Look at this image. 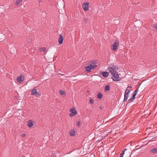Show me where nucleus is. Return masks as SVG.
Segmentation results:
<instances>
[{
	"instance_id": "nucleus-1",
	"label": "nucleus",
	"mask_w": 157,
	"mask_h": 157,
	"mask_svg": "<svg viewBox=\"0 0 157 157\" xmlns=\"http://www.w3.org/2000/svg\"><path fill=\"white\" fill-rule=\"evenodd\" d=\"M98 61L96 60H91L89 61L85 66V69H94L98 68Z\"/></svg>"
},
{
	"instance_id": "nucleus-2",
	"label": "nucleus",
	"mask_w": 157,
	"mask_h": 157,
	"mask_svg": "<svg viewBox=\"0 0 157 157\" xmlns=\"http://www.w3.org/2000/svg\"><path fill=\"white\" fill-rule=\"evenodd\" d=\"M114 69H111L110 71L111 72L113 71L112 74L113 75V77H112V79L114 81H118L120 80L119 79H118L119 78V76L118 74V73L116 72H115L114 70Z\"/></svg>"
},
{
	"instance_id": "nucleus-3",
	"label": "nucleus",
	"mask_w": 157,
	"mask_h": 157,
	"mask_svg": "<svg viewBox=\"0 0 157 157\" xmlns=\"http://www.w3.org/2000/svg\"><path fill=\"white\" fill-rule=\"evenodd\" d=\"M82 7L84 11H88L90 7L89 3L88 2L83 3L82 5Z\"/></svg>"
},
{
	"instance_id": "nucleus-4",
	"label": "nucleus",
	"mask_w": 157,
	"mask_h": 157,
	"mask_svg": "<svg viewBox=\"0 0 157 157\" xmlns=\"http://www.w3.org/2000/svg\"><path fill=\"white\" fill-rule=\"evenodd\" d=\"M119 41H116L112 45L111 49L113 51H115L117 49L118 46L119 45Z\"/></svg>"
},
{
	"instance_id": "nucleus-5",
	"label": "nucleus",
	"mask_w": 157,
	"mask_h": 157,
	"mask_svg": "<svg viewBox=\"0 0 157 157\" xmlns=\"http://www.w3.org/2000/svg\"><path fill=\"white\" fill-rule=\"evenodd\" d=\"M70 111L71 112L69 114V116L70 117H73L75 116L77 114V111L76 110L75 108V107L71 108L70 110Z\"/></svg>"
},
{
	"instance_id": "nucleus-6",
	"label": "nucleus",
	"mask_w": 157,
	"mask_h": 157,
	"mask_svg": "<svg viewBox=\"0 0 157 157\" xmlns=\"http://www.w3.org/2000/svg\"><path fill=\"white\" fill-rule=\"evenodd\" d=\"M31 94L32 95H36L37 97H39L41 95V94L37 92L35 88H33L32 90Z\"/></svg>"
},
{
	"instance_id": "nucleus-7",
	"label": "nucleus",
	"mask_w": 157,
	"mask_h": 157,
	"mask_svg": "<svg viewBox=\"0 0 157 157\" xmlns=\"http://www.w3.org/2000/svg\"><path fill=\"white\" fill-rule=\"evenodd\" d=\"M59 38L58 40V42L59 44H61L63 43V37L61 34L59 35Z\"/></svg>"
},
{
	"instance_id": "nucleus-8",
	"label": "nucleus",
	"mask_w": 157,
	"mask_h": 157,
	"mask_svg": "<svg viewBox=\"0 0 157 157\" xmlns=\"http://www.w3.org/2000/svg\"><path fill=\"white\" fill-rule=\"evenodd\" d=\"M17 82L19 83H21V82L23 81V79H22V75H20L18 76L17 78Z\"/></svg>"
},
{
	"instance_id": "nucleus-9",
	"label": "nucleus",
	"mask_w": 157,
	"mask_h": 157,
	"mask_svg": "<svg viewBox=\"0 0 157 157\" xmlns=\"http://www.w3.org/2000/svg\"><path fill=\"white\" fill-rule=\"evenodd\" d=\"M27 125L29 127H31L33 125V121L31 120H30L27 121Z\"/></svg>"
},
{
	"instance_id": "nucleus-10",
	"label": "nucleus",
	"mask_w": 157,
	"mask_h": 157,
	"mask_svg": "<svg viewBox=\"0 0 157 157\" xmlns=\"http://www.w3.org/2000/svg\"><path fill=\"white\" fill-rule=\"evenodd\" d=\"M69 135L71 136H74L75 135V132L74 129H71L69 132Z\"/></svg>"
},
{
	"instance_id": "nucleus-11",
	"label": "nucleus",
	"mask_w": 157,
	"mask_h": 157,
	"mask_svg": "<svg viewBox=\"0 0 157 157\" xmlns=\"http://www.w3.org/2000/svg\"><path fill=\"white\" fill-rule=\"evenodd\" d=\"M132 86H129L127 87L125 91H128L130 92V91H132Z\"/></svg>"
},
{
	"instance_id": "nucleus-12",
	"label": "nucleus",
	"mask_w": 157,
	"mask_h": 157,
	"mask_svg": "<svg viewBox=\"0 0 157 157\" xmlns=\"http://www.w3.org/2000/svg\"><path fill=\"white\" fill-rule=\"evenodd\" d=\"M102 75L104 77H107L109 75V73L107 72H104L102 73Z\"/></svg>"
},
{
	"instance_id": "nucleus-13",
	"label": "nucleus",
	"mask_w": 157,
	"mask_h": 157,
	"mask_svg": "<svg viewBox=\"0 0 157 157\" xmlns=\"http://www.w3.org/2000/svg\"><path fill=\"white\" fill-rule=\"evenodd\" d=\"M150 152L152 153H157V148H154L151 150Z\"/></svg>"
},
{
	"instance_id": "nucleus-14",
	"label": "nucleus",
	"mask_w": 157,
	"mask_h": 157,
	"mask_svg": "<svg viewBox=\"0 0 157 157\" xmlns=\"http://www.w3.org/2000/svg\"><path fill=\"white\" fill-rule=\"evenodd\" d=\"M135 98V97L133 96H132V97L130 99L128 100L129 103H131V102H132L133 101V100H134Z\"/></svg>"
},
{
	"instance_id": "nucleus-15",
	"label": "nucleus",
	"mask_w": 157,
	"mask_h": 157,
	"mask_svg": "<svg viewBox=\"0 0 157 157\" xmlns=\"http://www.w3.org/2000/svg\"><path fill=\"white\" fill-rule=\"evenodd\" d=\"M22 0H17L15 2V5L16 6L18 5L22 1Z\"/></svg>"
},
{
	"instance_id": "nucleus-16",
	"label": "nucleus",
	"mask_w": 157,
	"mask_h": 157,
	"mask_svg": "<svg viewBox=\"0 0 157 157\" xmlns=\"http://www.w3.org/2000/svg\"><path fill=\"white\" fill-rule=\"evenodd\" d=\"M102 95L101 93H99L97 94V97L98 99H101L102 97Z\"/></svg>"
},
{
	"instance_id": "nucleus-17",
	"label": "nucleus",
	"mask_w": 157,
	"mask_h": 157,
	"mask_svg": "<svg viewBox=\"0 0 157 157\" xmlns=\"http://www.w3.org/2000/svg\"><path fill=\"white\" fill-rule=\"evenodd\" d=\"M128 95L127 94H124V101L125 102L128 99Z\"/></svg>"
},
{
	"instance_id": "nucleus-18",
	"label": "nucleus",
	"mask_w": 157,
	"mask_h": 157,
	"mask_svg": "<svg viewBox=\"0 0 157 157\" xmlns=\"http://www.w3.org/2000/svg\"><path fill=\"white\" fill-rule=\"evenodd\" d=\"M59 93L61 95H63L66 94L65 92L63 90H60L59 91Z\"/></svg>"
},
{
	"instance_id": "nucleus-19",
	"label": "nucleus",
	"mask_w": 157,
	"mask_h": 157,
	"mask_svg": "<svg viewBox=\"0 0 157 157\" xmlns=\"http://www.w3.org/2000/svg\"><path fill=\"white\" fill-rule=\"evenodd\" d=\"M110 89V86L108 85H106L105 87V90L106 91H108Z\"/></svg>"
},
{
	"instance_id": "nucleus-20",
	"label": "nucleus",
	"mask_w": 157,
	"mask_h": 157,
	"mask_svg": "<svg viewBox=\"0 0 157 157\" xmlns=\"http://www.w3.org/2000/svg\"><path fill=\"white\" fill-rule=\"evenodd\" d=\"M53 65H49L48 66V68H55V67L54 66H53V67H52Z\"/></svg>"
},
{
	"instance_id": "nucleus-21",
	"label": "nucleus",
	"mask_w": 157,
	"mask_h": 157,
	"mask_svg": "<svg viewBox=\"0 0 157 157\" xmlns=\"http://www.w3.org/2000/svg\"><path fill=\"white\" fill-rule=\"evenodd\" d=\"M45 50H46V48H41L40 49V51L42 52V51H43V52H45Z\"/></svg>"
},
{
	"instance_id": "nucleus-22",
	"label": "nucleus",
	"mask_w": 157,
	"mask_h": 157,
	"mask_svg": "<svg viewBox=\"0 0 157 157\" xmlns=\"http://www.w3.org/2000/svg\"><path fill=\"white\" fill-rule=\"evenodd\" d=\"M81 122L80 121H78L77 122V125L79 127L80 126Z\"/></svg>"
},
{
	"instance_id": "nucleus-23",
	"label": "nucleus",
	"mask_w": 157,
	"mask_h": 157,
	"mask_svg": "<svg viewBox=\"0 0 157 157\" xmlns=\"http://www.w3.org/2000/svg\"><path fill=\"white\" fill-rule=\"evenodd\" d=\"M137 92H136V91H134L133 93V96L135 97L136 94H137Z\"/></svg>"
},
{
	"instance_id": "nucleus-24",
	"label": "nucleus",
	"mask_w": 157,
	"mask_h": 157,
	"mask_svg": "<svg viewBox=\"0 0 157 157\" xmlns=\"http://www.w3.org/2000/svg\"><path fill=\"white\" fill-rule=\"evenodd\" d=\"M92 69H86V72H90L92 71Z\"/></svg>"
},
{
	"instance_id": "nucleus-25",
	"label": "nucleus",
	"mask_w": 157,
	"mask_h": 157,
	"mask_svg": "<svg viewBox=\"0 0 157 157\" xmlns=\"http://www.w3.org/2000/svg\"><path fill=\"white\" fill-rule=\"evenodd\" d=\"M154 28H155L157 30V24H154L153 25Z\"/></svg>"
},
{
	"instance_id": "nucleus-26",
	"label": "nucleus",
	"mask_w": 157,
	"mask_h": 157,
	"mask_svg": "<svg viewBox=\"0 0 157 157\" xmlns=\"http://www.w3.org/2000/svg\"><path fill=\"white\" fill-rule=\"evenodd\" d=\"M123 152H121V153L120 154L119 157H123L124 154L123 153Z\"/></svg>"
},
{
	"instance_id": "nucleus-27",
	"label": "nucleus",
	"mask_w": 157,
	"mask_h": 157,
	"mask_svg": "<svg viewBox=\"0 0 157 157\" xmlns=\"http://www.w3.org/2000/svg\"><path fill=\"white\" fill-rule=\"evenodd\" d=\"M90 103L91 104H93L94 102L93 100L92 99H91L90 100Z\"/></svg>"
},
{
	"instance_id": "nucleus-28",
	"label": "nucleus",
	"mask_w": 157,
	"mask_h": 157,
	"mask_svg": "<svg viewBox=\"0 0 157 157\" xmlns=\"http://www.w3.org/2000/svg\"><path fill=\"white\" fill-rule=\"evenodd\" d=\"M129 93L130 92H129L125 91L124 94L128 95L129 94Z\"/></svg>"
},
{
	"instance_id": "nucleus-29",
	"label": "nucleus",
	"mask_w": 157,
	"mask_h": 157,
	"mask_svg": "<svg viewBox=\"0 0 157 157\" xmlns=\"http://www.w3.org/2000/svg\"><path fill=\"white\" fill-rule=\"evenodd\" d=\"M113 67H110L109 69H117V67H116V66H115V67L113 66Z\"/></svg>"
},
{
	"instance_id": "nucleus-30",
	"label": "nucleus",
	"mask_w": 157,
	"mask_h": 157,
	"mask_svg": "<svg viewBox=\"0 0 157 157\" xmlns=\"http://www.w3.org/2000/svg\"><path fill=\"white\" fill-rule=\"evenodd\" d=\"M103 108H104V106H100V108L101 109H102Z\"/></svg>"
},
{
	"instance_id": "nucleus-31",
	"label": "nucleus",
	"mask_w": 157,
	"mask_h": 157,
	"mask_svg": "<svg viewBox=\"0 0 157 157\" xmlns=\"http://www.w3.org/2000/svg\"><path fill=\"white\" fill-rule=\"evenodd\" d=\"M22 79H23V81L24 80V77L22 76Z\"/></svg>"
},
{
	"instance_id": "nucleus-32",
	"label": "nucleus",
	"mask_w": 157,
	"mask_h": 157,
	"mask_svg": "<svg viewBox=\"0 0 157 157\" xmlns=\"http://www.w3.org/2000/svg\"><path fill=\"white\" fill-rule=\"evenodd\" d=\"M25 134H22V136L23 137H25Z\"/></svg>"
},
{
	"instance_id": "nucleus-33",
	"label": "nucleus",
	"mask_w": 157,
	"mask_h": 157,
	"mask_svg": "<svg viewBox=\"0 0 157 157\" xmlns=\"http://www.w3.org/2000/svg\"><path fill=\"white\" fill-rule=\"evenodd\" d=\"M138 89H137L135 91H136V92H137L138 91Z\"/></svg>"
},
{
	"instance_id": "nucleus-34",
	"label": "nucleus",
	"mask_w": 157,
	"mask_h": 157,
	"mask_svg": "<svg viewBox=\"0 0 157 157\" xmlns=\"http://www.w3.org/2000/svg\"><path fill=\"white\" fill-rule=\"evenodd\" d=\"M125 151H124V150H123V151H122L121 152H123V153L124 154V152Z\"/></svg>"
},
{
	"instance_id": "nucleus-35",
	"label": "nucleus",
	"mask_w": 157,
	"mask_h": 157,
	"mask_svg": "<svg viewBox=\"0 0 157 157\" xmlns=\"http://www.w3.org/2000/svg\"><path fill=\"white\" fill-rule=\"evenodd\" d=\"M127 150V149H125L124 150V151H125L126 150Z\"/></svg>"
}]
</instances>
